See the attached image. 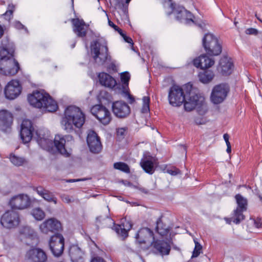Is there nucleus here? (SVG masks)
Instances as JSON below:
<instances>
[{"instance_id":"1","label":"nucleus","mask_w":262,"mask_h":262,"mask_svg":"<svg viewBox=\"0 0 262 262\" xmlns=\"http://www.w3.org/2000/svg\"><path fill=\"white\" fill-rule=\"evenodd\" d=\"M186 87L187 90H190L189 96L186 98H185L183 90L180 86L176 85H173L169 92V103L173 106H178L184 102L185 110L190 111L195 108L200 115H204L208 110L204 97L196 94L191 90V85L188 84Z\"/></svg>"},{"instance_id":"2","label":"nucleus","mask_w":262,"mask_h":262,"mask_svg":"<svg viewBox=\"0 0 262 262\" xmlns=\"http://www.w3.org/2000/svg\"><path fill=\"white\" fill-rule=\"evenodd\" d=\"M38 145L43 149L52 152L54 145L61 155L69 157L71 154V147L74 143L72 136L57 135L55 136L54 142L50 132L45 128L39 129L36 131L35 136Z\"/></svg>"},{"instance_id":"3","label":"nucleus","mask_w":262,"mask_h":262,"mask_svg":"<svg viewBox=\"0 0 262 262\" xmlns=\"http://www.w3.org/2000/svg\"><path fill=\"white\" fill-rule=\"evenodd\" d=\"M8 38L2 41L0 47V71L6 75H14L19 69V64L13 58V49Z\"/></svg>"},{"instance_id":"4","label":"nucleus","mask_w":262,"mask_h":262,"mask_svg":"<svg viewBox=\"0 0 262 262\" xmlns=\"http://www.w3.org/2000/svg\"><path fill=\"white\" fill-rule=\"evenodd\" d=\"M165 11L167 15L173 14L176 19L181 23L188 25H195L202 29H204L205 24L202 20L194 19V16L183 7L178 6L172 3L171 0H165L164 3Z\"/></svg>"},{"instance_id":"5","label":"nucleus","mask_w":262,"mask_h":262,"mask_svg":"<svg viewBox=\"0 0 262 262\" xmlns=\"http://www.w3.org/2000/svg\"><path fill=\"white\" fill-rule=\"evenodd\" d=\"M85 122V115L80 108L74 105L67 107L61 120L62 128L68 133L74 130V127L80 128Z\"/></svg>"},{"instance_id":"6","label":"nucleus","mask_w":262,"mask_h":262,"mask_svg":"<svg viewBox=\"0 0 262 262\" xmlns=\"http://www.w3.org/2000/svg\"><path fill=\"white\" fill-rule=\"evenodd\" d=\"M28 100L30 105L44 112H53L58 108L56 102L43 90L34 91L28 95Z\"/></svg>"},{"instance_id":"7","label":"nucleus","mask_w":262,"mask_h":262,"mask_svg":"<svg viewBox=\"0 0 262 262\" xmlns=\"http://www.w3.org/2000/svg\"><path fill=\"white\" fill-rule=\"evenodd\" d=\"M91 48L92 56L98 64H103L106 61L110 60L111 57L108 55V48L105 41H94L91 44Z\"/></svg>"},{"instance_id":"8","label":"nucleus","mask_w":262,"mask_h":262,"mask_svg":"<svg viewBox=\"0 0 262 262\" xmlns=\"http://www.w3.org/2000/svg\"><path fill=\"white\" fill-rule=\"evenodd\" d=\"M20 220L18 213L9 210L5 212L1 216L0 223L1 225L7 229H13L17 227Z\"/></svg>"},{"instance_id":"9","label":"nucleus","mask_w":262,"mask_h":262,"mask_svg":"<svg viewBox=\"0 0 262 262\" xmlns=\"http://www.w3.org/2000/svg\"><path fill=\"white\" fill-rule=\"evenodd\" d=\"M229 88L227 84L222 83L215 85L212 89L210 96L211 102L215 104L223 102L226 98Z\"/></svg>"},{"instance_id":"10","label":"nucleus","mask_w":262,"mask_h":262,"mask_svg":"<svg viewBox=\"0 0 262 262\" xmlns=\"http://www.w3.org/2000/svg\"><path fill=\"white\" fill-rule=\"evenodd\" d=\"M91 112L92 115L103 125L108 124L112 120V115L110 112L102 105H94L91 108Z\"/></svg>"},{"instance_id":"11","label":"nucleus","mask_w":262,"mask_h":262,"mask_svg":"<svg viewBox=\"0 0 262 262\" xmlns=\"http://www.w3.org/2000/svg\"><path fill=\"white\" fill-rule=\"evenodd\" d=\"M31 205V200L29 196L25 194H19L12 196L9 201L10 207L15 210H23L28 208Z\"/></svg>"},{"instance_id":"12","label":"nucleus","mask_w":262,"mask_h":262,"mask_svg":"<svg viewBox=\"0 0 262 262\" xmlns=\"http://www.w3.org/2000/svg\"><path fill=\"white\" fill-rule=\"evenodd\" d=\"M64 239L60 234L52 236L49 241L50 248L55 256L58 257L63 253Z\"/></svg>"},{"instance_id":"13","label":"nucleus","mask_w":262,"mask_h":262,"mask_svg":"<svg viewBox=\"0 0 262 262\" xmlns=\"http://www.w3.org/2000/svg\"><path fill=\"white\" fill-rule=\"evenodd\" d=\"M21 89V86L18 80H12L5 87V97L9 100H13L20 94Z\"/></svg>"},{"instance_id":"14","label":"nucleus","mask_w":262,"mask_h":262,"mask_svg":"<svg viewBox=\"0 0 262 262\" xmlns=\"http://www.w3.org/2000/svg\"><path fill=\"white\" fill-rule=\"evenodd\" d=\"M61 223L55 218H50L42 222L39 226L40 231L44 234L58 232L61 229Z\"/></svg>"},{"instance_id":"15","label":"nucleus","mask_w":262,"mask_h":262,"mask_svg":"<svg viewBox=\"0 0 262 262\" xmlns=\"http://www.w3.org/2000/svg\"><path fill=\"white\" fill-rule=\"evenodd\" d=\"M19 238L27 244H32L33 241L37 240V233L30 226H23L19 229Z\"/></svg>"},{"instance_id":"16","label":"nucleus","mask_w":262,"mask_h":262,"mask_svg":"<svg viewBox=\"0 0 262 262\" xmlns=\"http://www.w3.org/2000/svg\"><path fill=\"white\" fill-rule=\"evenodd\" d=\"M47 259L46 253L38 248L30 249L25 255V260L27 262H46Z\"/></svg>"},{"instance_id":"17","label":"nucleus","mask_w":262,"mask_h":262,"mask_svg":"<svg viewBox=\"0 0 262 262\" xmlns=\"http://www.w3.org/2000/svg\"><path fill=\"white\" fill-rule=\"evenodd\" d=\"M112 111L118 118H124L129 115L130 112L129 106L123 101H117L112 104Z\"/></svg>"},{"instance_id":"18","label":"nucleus","mask_w":262,"mask_h":262,"mask_svg":"<svg viewBox=\"0 0 262 262\" xmlns=\"http://www.w3.org/2000/svg\"><path fill=\"white\" fill-rule=\"evenodd\" d=\"M34 128L31 121L28 119H24L21 124L20 135L24 143L29 142L33 137Z\"/></svg>"},{"instance_id":"19","label":"nucleus","mask_w":262,"mask_h":262,"mask_svg":"<svg viewBox=\"0 0 262 262\" xmlns=\"http://www.w3.org/2000/svg\"><path fill=\"white\" fill-rule=\"evenodd\" d=\"M150 246L152 248L154 253L162 256L168 255L171 249L169 243L163 240L154 241Z\"/></svg>"},{"instance_id":"20","label":"nucleus","mask_w":262,"mask_h":262,"mask_svg":"<svg viewBox=\"0 0 262 262\" xmlns=\"http://www.w3.org/2000/svg\"><path fill=\"white\" fill-rule=\"evenodd\" d=\"M87 143L91 152L98 153L102 149V145L96 133L93 130L89 132L87 136Z\"/></svg>"},{"instance_id":"21","label":"nucleus","mask_w":262,"mask_h":262,"mask_svg":"<svg viewBox=\"0 0 262 262\" xmlns=\"http://www.w3.org/2000/svg\"><path fill=\"white\" fill-rule=\"evenodd\" d=\"M157 163L156 159L149 152H145L140 162V165L147 173L152 174L155 171L154 166Z\"/></svg>"},{"instance_id":"22","label":"nucleus","mask_w":262,"mask_h":262,"mask_svg":"<svg viewBox=\"0 0 262 262\" xmlns=\"http://www.w3.org/2000/svg\"><path fill=\"white\" fill-rule=\"evenodd\" d=\"M136 241L139 244L148 243L150 245L151 239H154V234L151 230L147 228L140 229L135 235Z\"/></svg>"},{"instance_id":"23","label":"nucleus","mask_w":262,"mask_h":262,"mask_svg":"<svg viewBox=\"0 0 262 262\" xmlns=\"http://www.w3.org/2000/svg\"><path fill=\"white\" fill-rule=\"evenodd\" d=\"M73 26V31L78 37H84L86 35L89 26L86 25L84 21L78 18L71 20Z\"/></svg>"},{"instance_id":"24","label":"nucleus","mask_w":262,"mask_h":262,"mask_svg":"<svg viewBox=\"0 0 262 262\" xmlns=\"http://www.w3.org/2000/svg\"><path fill=\"white\" fill-rule=\"evenodd\" d=\"M214 60L205 55H202L193 60V64L196 68L202 69H208L213 66Z\"/></svg>"},{"instance_id":"25","label":"nucleus","mask_w":262,"mask_h":262,"mask_svg":"<svg viewBox=\"0 0 262 262\" xmlns=\"http://www.w3.org/2000/svg\"><path fill=\"white\" fill-rule=\"evenodd\" d=\"M69 254L72 262H84V253L77 245H73L70 246Z\"/></svg>"},{"instance_id":"26","label":"nucleus","mask_w":262,"mask_h":262,"mask_svg":"<svg viewBox=\"0 0 262 262\" xmlns=\"http://www.w3.org/2000/svg\"><path fill=\"white\" fill-rule=\"evenodd\" d=\"M99 82L102 85L111 89L114 88L117 84L116 80L110 75L106 73H100L98 75Z\"/></svg>"},{"instance_id":"27","label":"nucleus","mask_w":262,"mask_h":262,"mask_svg":"<svg viewBox=\"0 0 262 262\" xmlns=\"http://www.w3.org/2000/svg\"><path fill=\"white\" fill-rule=\"evenodd\" d=\"M132 226V224L130 221L125 219L122 221L120 225L115 226V230L119 235L124 238L128 236V231L131 229Z\"/></svg>"},{"instance_id":"28","label":"nucleus","mask_w":262,"mask_h":262,"mask_svg":"<svg viewBox=\"0 0 262 262\" xmlns=\"http://www.w3.org/2000/svg\"><path fill=\"white\" fill-rule=\"evenodd\" d=\"M233 68V63L229 59L227 58H223L221 59L218 69L223 75H228L230 74L232 72Z\"/></svg>"},{"instance_id":"29","label":"nucleus","mask_w":262,"mask_h":262,"mask_svg":"<svg viewBox=\"0 0 262 262\" xmlns=\"http://www.w3.org/2000/svg\"><path fill=\"white\" fill-rule=\"evenodd\" d=\"M37 194L42 197L45 200L48 202H53L55 204H57V199L55 196L48 190L44 189L42 187H38L35 189Z\"/></svg>"},{"instance_id":"30","label":"nucleus","mask_w":262,"mask_h":262,"mask_svg":"<svg viewBox=\"0 0 262 262\" xmlns=\"http://www.w3.org/2000/svg\"><path fill=\"white\" fill-rule=\"evenodd\" d=\"M12 122V114L6 110L0 111V125L9 127Z\"/></svg>"},{"instance_id":"31","label":"nucleus","mask_w":262,"mask_h":262,"mask_svg":"<svg viewBox=\"0 0 262 262\" xmlns=\"http://www.w3.org/2000/svg\"><path fill=\"white\" fill-rule=\"evenodd\" d=\"M209 48H204L206 53L210 56H216L222 52V47L218 40L215 41V43L209 45Z\"/></svg>"},{"instance_id":"32","label":"nucleus","mask_w":262,"mask_h":262,"mask_svg":"<svg viewBox=\"0 0 262 262\" xmlns=\"http://www.w3.org/2000/svg\"><path fill=\"white\" fill-rule=\"evenodd\" d=\"M214 75L211 70H206L200 72L199 74L200 81L203 83H208L212 81Z\"/></svg>"},{"instance_id":"33","label":"nucleus","mask_w":262,"mask_h":262,"mask_svg":"<svg viewBox=\"0 0 262 262\" xmlns=\"http://www.w3.org/2000/svg\"><path fill=\"white\" fill-rule=\"evenodd\" d=\"M217 38L212 34L207 33L203 38V46L204 48H209V45L215 43V41L217 40Z\"/></svg>"},{"instance_id":"34","label":"nucleus","mask_w":262,"mask_h":262,"mask_svg":"<svg viewBox=\"0 0 262 262\" xmlns=\"http://www.w3.org/2000/svg\"><path fill=\"white\" fill-rule=\"evenodd\" d=\"M31 214L36 221H41L46 216L45 212L39 207L33 209L31 211Z\"/></svg>"},{"instance_id":"35","label":"nucleus","mask_w":262,"mask_h":262,"mask_svg":"<svg viewBox=\"0 0 262 262\" xmlns=\"http://www.w3.org/2000/svg\"><path fill=\"white\" fill-rule=\"evenodd\" d=\"M9 159L13 165L17 166L23 165L26 162L25 159L23 158L16 156L12 154L10 155Z\"/></svg>"},{"instance_id":"36","label":"nucleus","mask_w":262,"mask_h":262,"mask_svg":"<svg viewBox=\"0 0 262 262\" xmlns=\"http://www.w3.org/2000/svg\"><path fill=\"white\" fill-rule=\"evenodd\" d=\"M97 221L101 223L102 226L104 227H111L112 225L114 227L116 226L114 221L109 217L103 218L100 216L97 218Z\"/></svg>"},{"instance_id":"37","label":"nucleus","mask_w":262,"mask_h":262,"mask_svg":"<svg viewBox=\"0 0 262 262\" xmlns=\"http://www.w3.org/2000/svg\"><path fill=\"white\" fill-rule=\"evenodd\" d=\"M114 167L116 169L121 170L125 173H129L130 169L129 166L123 162H116L114 164Z\"/></svg>"},{"instance_id":"38","label":"nucleus","mask_w":262,"mask_h":262,"mask_svg":"<svg viewBox=\"0 0 262 262\" xmlns=\"http://www.w3.org/2000/svg\"><path fill=\"white\" fill-rule=\"evenodd\" d=\"M235 199L236 200L237 204L238 205L237 208H238L239 209H241L242 210H246L247 206L246 199L243 198L240 194H237L235 196Z\"/></svg>"},{"instance_id":"39","label":"nucleus","mask_w":262,"mask_h":262,"mask_svg":"<svg viewBox=\"0 0 262 262\" xmlns=\"http://www.w3.org/2000/svg\"><path fill=\"white\" fill-rule=\"evenodd\" d=\"M244 210L237 208V209L234 211L235 219L233 220V222L236 224H239L244 219V216L242 213V212Z\"/></svg>"},{"instance_id":"40","label":"nucleus","mask_w":262,"mask_h":262,"mask_svg":"<svg viewBox=\"0 0 262 262\" xmlns=\"http://www.w3.org/2000/svg\"><path fill=\"white\" fill-rule=\"evenodd\" d=\"M149 102L150 98L148 96H144L142 98V107L141 112L142 113H147L149 111Z\"/></svg>"},{"instance_id":"41","label":"nucleus","mask_w":262,"mask_h":262,"mask_svg":"<svg viewBox=\"0 0 262 262\" xmlns=\"http://www.w3.org/2000/svg\"><path fill=\"white\" fill-rule=\"evenodd\" d=\"M121 81L124 87H128V82L130 78V74L128 72H124L120 74Z\"/></svg>"},{"instance_id":"42","label":"nucleus","mask_w":262,"mask_h":262,"mask_svg":"<svg viewBox=\"0 0 262 262\" xmlns=\"http://www.w3.org/2000/svg\"><path fill=\"white\" fill-rule=\"evenodd\" d=\"M194 242L195 243V247L192 253V258L198 257L201 253L202 249L201 245L195 239L194 240Z\"/></svg>"},{"instance_id":"43","label":"nucleus","mask_w":262,"mask_h":262,"mask_svg":"<svg viewBox=\"0 0 262 262\" xmlns=\"http://www.w3.org/2000/svg\"><path fill=\"white\" fill-rule=\"evenodd\" d=\"M161 224L159 222H157V226L156 227L157 231L159 234L162 236L167 235L169 233V230L167 228L161 227Z\"/></svg>"},{"instance_id":"44","label":"nucleus","mask_w":262,"mask_h":262,"mask_svg":"<svg viewBox=\"0 0 262 262\" xmlns=\"http://www.w3.org/2000/svg\"><path fill=\"white\" fill-rule=\"evenodd\" d=\"M14 8L15 6L13 4H9L8 5V10L4 14L6 19L10 20L11 19V16L12 15Z\"/></svg>"},{"instance_id":"45","label":"nucleus","mask_w":262,"mask_h":262,"mask_svg":"<svg viewBox=\"0 0 262 262\" xmlns=\"http://www.w3.org/2000/svg\"><path fill=\"white\" fill-rule=\"evenodd\" d=\"M208 121V120L205 117H198L195 119V122L197 124H204Z\"/></svg>"},{"instance_id":"46","label":"nucleus","mask_w":262,"mask_h":262,"mask_svg":"<svg viewBox=\"0 0 262 262\" xmlns=\"http://www.w3.org/2000/svg\"><path fill=\"white\" fill-rule=\"evenodd\" d=\"M166 172L171 176H176L180 173V170L175 167L167 169Z\"/></svg>"},{"instance_id":"47","label":"nucleus","mask_w":262,"mask_h":262,"mask_svg":"<svg viewBox=\"0 0 262 262\" xmlns=\"http://www.w3.org/2000/svg\"><path fill=\"white\" fill-rule=\"evenodd\" d=\"M245 33L248 35H256L258 33V30L253 28H250L246 30Z\"/></svg>"},{"instance_id":"48","label":"nucleus","mask_w":262,"mask_h":262,"mask_svg":"<svg viewBox=\"0 0 262 262\" xmlns=\"http://www.w3.org/2000/svg\"><path fill=\"white\" fill-rule=\"evenodd\" d=\"M126 131V127L119 128L117 130V134L118 137H122L124 136Z\"/></svg>"},{"instance_id":"49","label":"nucleus","mask_w":262,"mask_h":262,"mask_svg":"<svg viewBox=\"0 0 262 262\" xmlns=\"http://www.w3.org/2000/svg\"><path fill=\"white\" fill-rule=\"evenodd\" d=\"M14 27L17 29H24L26 32H27V29L25 26L19 21H15L13 24Z\"/></svg>"},{"instance_id":"50","label":"nucleus","mask_w":262,"mask_h":262,"mask_svg":"<svg viewBox=\"0 0 262 262\" xmlns=\"http://www.w3.org/2000/svg\"><path fill=\"white\" fill-rule=\"evenodd\" d=\"M123 39H124V40H125V42H127L128 43H130L132 45V47L133 46V44H134L133 41L132 39L130 37H129L128 36H127L125 35H124L123 36Z\"/></svg>"},{"instance_id":"51","label":"nucleus","mask_w":262,"mask_h":262,"mask_svg":"<svg viewBox=\"0 0 262 262\" xmlns=\"http://www.w3.org/2000/svg\"><path fill=\"white\" fill-rule=\"evenodd\" d=\"M62 201L67 203H69L72 201V199L68 195H63L62 196Z\"/></svg>"},{"instance_id":"52","label":"nucleus","mask_w":262,"mask_h":262,"mask_svg":"<svg viewBox=\"0 0 262 262\" xmlns=\"http://www.w3.org/2000/svg\"><path fill=\"white\" fill-rule=\"evenodd\" d=\"M87 180V179L84 178V179H69L67 181V182L69 183H73V182H79V181H84Z\"/></svg>"},{"instance_id":"53","label":"nucleus","mask_w":262,"mask_h":262,"mask_svg":"<svg viewBox=\"0 0 262 262\" xmlns=\"http://www.w3.org/2000/svg\"><path fill=\"white\" fill-rule=\"evenodd\" d=\"M91 262H105V261L101 257H96L93 258Z\"/></svg>"},{"instance_id":"54","label":"nucleus","mask_w":262,"mask_h":262,"mask_svg":"<svg viewBox=\"0 0 262 262\" xmlns=\"http://www.w3.org/2000/svg\"><path fill=\"white\" fill-rule=\"evenodd\" d=\"M254 225L257 228L261 227V223L259 220H253Z\"/></svg>"},{"instance_id":"55","label":"nucleus","mask_w":262,"mask_h":262,"mask_svg":"<svg viewBox=\"0 0 262 262\" xmlns=\"http://www.w3.org/2000/svg\"><path fill=\"white\" fill-rule=\"evenodd\" d=\"M108 25L110 26L113 28L115 30L117 29V28H118V27L116 25H115L112 21H111L110 20H108Z\"/></svg>"},{"instance_id":"56","label":"nucleus","mask_w":262,"mask_h":262,"mask_svg":"<svg viewBox=\"0 0 262 262\" xmlns=\"http://www.w3.org/2000/svg\"><path fill=\"white\" fill-rule=\"evenodd\" d=\"M127 97L128 100L129 101L130 103H133L134 102V98L132 95H130V94H128Z\"/></svg>"},{"instance_id":"57","label":"nucleus","mask_w":262,"mask_h":262,"mask_svg":"<svg viewBox=\"0 0 262 262\" xmlns=\"http://www.w3.org/2000/svg\"><path fill=\"white\" fill-rule=\"evenodd\" d=\"M115 30L117 31L122 37H123V36L125 35V34L123 33L122 30L119 28L118 27Z\"/></svg>"},{"instance_id":"58","label":"nucleus","mask_w":262,"mask_h":262,"mask_svg":"<svg viewBox=\"0 0 262 262\" xmlns=\"http://www.w3.org/2000/svg\"><path fill=\"white\" fill-rule=\"evenodd\" d=\"M223 138H224V139L225 142L229 141V136L227 134H225L223 136Z\"/></svg>"},{"instance_id":"59","label":"nucleus","mask_w":262,"mask_h":262,"mask_svg":"<svg viewBox=\"0 0 262 262\" xmlns=\"http://www.w3.org/2000/svg\"><path fill=\"white\" fill-rule=\"evenodd\" d=\"M4 33V30L2 27L0 25V37L2 36Z\"/></svg>"},{"instance_id":"60","label":"nucleus","mask_w":262,"mask_h":262,"mask_svg":"<svg viewBox=\"0 0 262 262\" xmlns=\"http://www.w3.org/2000/svg\"><path fill=\"white\" fill-rule=\"evenodd\" d=\"M231 151V146H228L227 147V152L229 154L230 153Z\"/></svg>"},{"instance_id":"61","label":"nucleus","mask_w":262,"mask_h":262,"mask_svg":"<svg viewBox=\"0 0 262 262\" xmlns=\"http://www.w3.org/2000/svg\"><path fill=\"white\" fill-rule=\"evenodd\" d=\"M226 145H227V147H228V146H231V145H230V142H229V141H227V142H226Z\"/></svg>"},{"instance_id":"62","label":"nucleus","mask_w":262,"mask_h":262,"mask_svg":"<svg viewBox=\"0 0 262 262\" xmlns=\"http://www.w3.org/2000/svg\"><path fill=\"white\" fill-rule=\"evenodd\" d=\"M225 220H226V221L227 223H228V224L230 223V222H231L230 219H226Z\"/></svg>"},{"instance_id":"63","label":"nucleus","mask_w":262,"mask_h":262,"mask_svg":"<svg viewBox=\"0 0 262 262\" xmlns=\"http://www.w3.org/2000/svg\"><path fill=\"white\" fill-rule=\"evenodd\" d=\"M130 0H126V3L128 4L130 2Z\"/></svg>"},{"instance_id":"64","label":"nucleus","mask_w":262,"mask_h":262,"mask_svg":"<svg viewBox=\"0 0 262 262\" xmlns=\"http://www.w3.org/2000/svg\"><path fill=\"white\" fill-rule=\"evenodd\" d=\"M75 43H74L73 45H72V48H74V47H75Z\"/></svg>"}]
</instances>
